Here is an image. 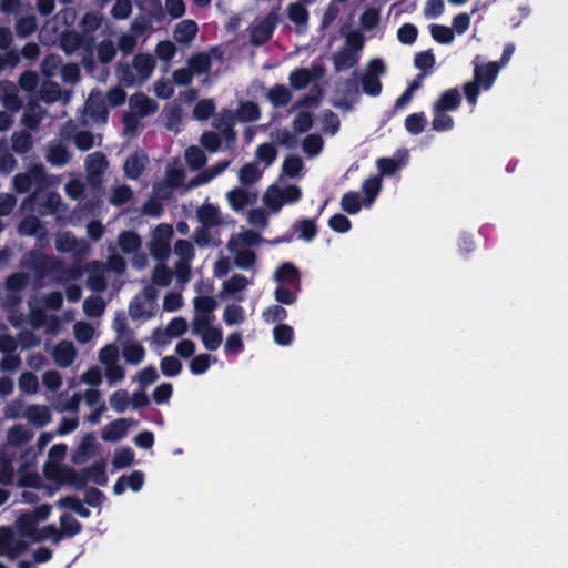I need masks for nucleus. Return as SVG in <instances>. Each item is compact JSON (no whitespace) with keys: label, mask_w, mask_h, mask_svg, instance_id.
Returning a JSON list of instances; mask_svg holds the SVG:
<instances>
[{"label":"nucleus","mask_w":568,"mask_h":568,"mask_svg":"<svg viewBox=\"0 0 568 568\" xmlns=\"http://www.w3.org/2000/svg\"><path fill=\"white\" fill-rule=\"evenodd\" d=\"M474 79L464 85L467 101L475 105L480 91L489 90L497 79L500 65L497 62H484L480 55L473 60Z\"/></svg>","instance_id":"obj_1"},{"label":"nucleus","mask_w":568,"mask_h":568,"mask_svg":"<svg viewBox=\"0 0 568 568\" xmlns=\"http://www.w3.org/2000/svg\"><path fill=\"white\" fill-rule=\"evenodd\" d=\"M72 536L73 535H0V557L14 560L22 556L32 544L50 539L53 545H59L65 537Z\"/></svg>","instance_id":"obj_2"},{"label":"nucleus","mask_w":568,"mask_h":568,"mask_svg":"<svg viewBox=\"0 0 568 568\" xmlns=\"http://www.w3.org/2000/svg\"><path fill=\"white\" fill-rule=\"evenodd\" d=\"M364 45V39L358 31H351L346 34L344 47L334 55V63L337 70L349 69L359 59V51Z\"/></svg>","instance_id":"obj_3"},{"label":"nucleus","mask_w":568,"mask_h":568,"mask_svg":"<svg viewBox=\"0 0 568 568\" xmlns=\"http://www.w3.org/2000/svg\"><path fill=\"white\" fill-rule=\"evenodd\" d=\"M302 197V191L296 185L285 187L271 186L263 195V202L274 213L280 212L283 205L294 204Z\"/></svg>","instance_id":"obj_4"},{"label":"nucleus","mask_w":568,"mask_h":568,"mask_svg":"<svg viewBox=\"0 0 568 568\" xmlns=\"http://www.w3.org/2000/svg\"><path fill=\"white\" fill-rule=\"evenodd\" d=\"M156 297L158 292L154 287H145L130 304V316L133 320H148L152 317L156 310Z\"/></svg>","instance_id":"obj_5"},{"label":"nucleus","mask_w":568,"mask_h":568,"mask_svg":"<svg viewBox=\"0 0 568 568\" xmlns=\"http://www.w3.org/2000/svg\"><path fill=\"white\" fill-rule=\"evenodd\" d=\"M189 328V323L183 317L172 318L165 327L156 328L152 336L151 342L158 347H165L172 343L173 339L183 336Z\"/></svg>","instance_id":"obj_6"},{"label":"nucleus","mask_w":568,"mask_h":568,"mask_svg":"<svg viewBox=\"0 0 568 568\" xmlns=\"http://www.w3.org/2000/svg\"><path fill=\"white\" fill-rule=\"evenodd\" d=\"M173 229L169 224H160L152 233L150 251L156 260H165L170 252Z\"/></svg>","instance_id":"obj_7"},{"label":"nucleus","mask_w":568,"mask_h":568,"mask_svg":"<svg viewBox=\"0 0 568 568\" xmlns=\"http://www.w3.org/2000/svg\"><path fill=\"white\" fill-rule=\"evenodd\" d=\"M385 73V65L382 60H373L363 77V90L366 94L375 97L382 90L379 78Z\"/></svg>","instance_id":"obj_8"},{"label":"nucleus","mask_w":568,"mask_h":568,"mask_svg":"<svg viewBox=\"0 0 568 568\" xmlns=\"http://www.w3.org/2000/svg\"><path fill=\"white\" fill-rule=\"evenodd\" d=\"M277 24V16L275 13H270L264 18L256 20L251 30V40L254 44H262L266 42L275 27Z\"/></svg>","instance_id":"obj_9"},{"label":"nucleus","mask_w":568,"mask_h":568,"mask_svg":"<svg viewBox=\"0 0 568 568\" xmlns=\"http://www.w3.org/2000/svg\"><path fill=\"white\" fill-rule=\"evenodd\" d=\"M49 511L48 506H42L32 513L21 515L18 518L17 528L20 532H33L38 525L47 519Z\"/></svg>","instance_id":"obj_10"},{"label":"nucleus","mask_w":568,"mask_h":568,"mask_svg":"<svg viewBox=\"0 0 568 568\" xmlns=\"http://www.w3.org/2000/svg\"><path fill=\"white\" fill-rule=\"evenodd\" d=\"M44 476L54 483L64 484L74 479L72 469L61 466L60 462L48 459L43 466Z\"/></svg>","instance_id":"obj_11"},{"label":"nucleus","mask_w":568,"mask_h":568,"mask_svg":"<svg viewBox=\"0 0 568 568\" xmlns=\"http://www.w3.org/2000/svg\"><path fill=\"white\" fill-rule=\"evenodd\" d=\"M55 246L60 252H72L77 255L85 254L89 251V245L87 242L78 241L75 237L68 233L58 235Z\"/></svg>","instance_id":"obj_12"},{"label":"nucleus","mask_w":568,"mask_h":568,"mask_svg":"<svg viewBox=\"0 0 568 568\" xmlns=\"http://www.w3.org/2000/svg\"><path fill=\"white\" fill-rule=\"evenodd\" d=\"M144 484V475L143 473L135 470L129 476L120 477L113 486V493L115 495H121L124 493L126 488H130L132 491H140Z\"/></svg>","instance_id":"obj_13"},{"label":"nucleus","mask_w":568,"mask_h":568,"mask_svg":"<svg viewBox=\"0 0 568 568\" xmlns=\"http://www.w3.org/2000/svg\"><path fill=\"white\" fill-rule=\"evenodd\" d=\"M77 356V351L72 342H61L52 351L54 362L61 367L70 366Z\"/></svg>","instance_id":"obj_14"},{"label":"nucleus","mask_w":568,"mask_h":568,"mask_svg":"<svg viewBox=\"0 0 568 568\" xmlns=\"http://www.w3.org/2000/svg\"><path fill=\"white\" fill-rule=\"evenodd\" d=\"M322 74L321 68L317 67L300 69L291 73L290 83L293 88L300 90L305 88L312 80L321 78Z\"/></svg>","instance_id":"obj_15"},{"label":"nucleus","mask_w":568,"mask_h":568,"mask_svg":"<svg viewBox=\"0 0 568 568\" xmlns=\"http://www.w3.org/2000/svg\"><path fill=\"white\" fill-rule=\"evenodd\" d=\"M131 426V422L128 419H116L110 424H108L101 433V437L105 442H116L123 438L129 428Z\"/></svg>","instance_id":"obj_16"},{"label":"nucleus","mask_w":568,"mask_h":568,"mask_svg":"<svg viewBox=\"0 0 568 568\" xmlns=\"http://www.w3.org/2000/svg\"><path fill=\"white\" fill-rule=\"evenodd\" d=\"M226 199L232 210L241 211L255 201V195L244 189L235 187L226 193Z\"/></svg>","instance_id":"obj_17"},{"label":"nucleus","mask_w":568,"mask_h":568,"mask_svg":"<svg viewBox=\"0 0 568 568\" xmlns=\"http://www.w3.org/2000/svg\"><path fill=\"white\" fill-rule=\"evenodd\" d=\"M250 283L251 282L246 277L235 274L231 278L223 282L220 296H233L236 293L244 291L250 285Z\"/></svg>","instance_id":"obj_18"},{"label":"nucleus","mask_w":568,"mask_h":568,"mask_svg":"<svg viewBox=\"0 0 568 568\" xmlns=\"http://www.w3.org/2000/svg\"><path fill=\"white\" fill-rule=\"evenodd\" d=\"M460 103V93L457 89H449L442 93L438 100L434 103L433 110H442L445 112L453 111L458 108Z\"/></svg>","instance_id":"obj_19"},{"label":"nucleus","mask_w":568,"mask_h":568,"mask_svg":"<svg viewBox=\"0 0 568 568\" xmlns=\"http://www.w3.org/2000/svg\"><path fill=\"white\" fill-rule=\"evenodd\" d=\"M130 108L133 113L145 116L154 113L158 109L155 102L143 94H135L130 99Z\"/></svg>","instance_id":"obj_20"},{"label":"nucleus","mask_w":568,"mask_h":568,"mask_svg":"<svg viewBox=\"0 0 568 568\" xmlns=\"http://www.w3.org/2000/svg\"><path fill=\"white\" fill-rule=\"evenodd\" d=\"M287 17L296 26L297 31H304L308 21V11L301 2H293L287 7Z\"/></svg>","instance_id":"obj_21"},{"label":"nucleus","mask_w":568,"mask_h":568,"mask_svg":"<svg viewBox=\"0 0 568 568\" xmlns=\"http://www.w3.org/2000/svg\"><path fill=\"white\" fill-rule=\"evenodd\" d=\"M154 69V60L149 54H139L133 60V70L139 81L148 80Z\"/></svg>","instance_id":"obj_22"},{"label":"nucleus","mask_w":568,"mask_h":568,"mask_svg":"<svg viewBox=\"0 0 568 568\" xmlns=\"http://www.w3.org/2000/svg\"><path fill=\"white\" fill-rule=\"evenodd\" d=\"M23 417L38 427L47 425L51 419L49 409L38 405L27 407Z\"/></svg>","instance_id":"obj_23"},{"label":"nucleus","mask_w":568,"mask_h":568,"mask_svg":"<svg viewBox=\"0 0 568 568\" xmlns=\"http://www.w3.org/2000/svg\"><path fill=\"white\" fill-rule=\"evenodd\" d=\"M382 189V180L377 176H371L362 183V192L365 195L363 201L364 207H369L378 196Z\"/></svg>","instance_id":"obj_24"},{"label":"nucleus","mask_w":568,"mask_h":568,"mask_svg":"<svg viewBox=\"0 0 568 568\" xmlns=\"http://www.w3.org/2000/svg\"><path fill=\"white\" fill-rule=\"evenodd\" d=\"M222 318L227 326H236L246 321V313L241 305L229 304L223 310Z\"/></svg>","instance_id":"obj_25"},{"label":"nucleus","mask_w":568,"mask_h":568,"mask_svg":"<svg viewBox=\"0 0 568 568\" xmlns=\"http://www.w3.org/2000/svg\"><path fill=\"white\" fill-rule=\"evenodd\" d=\"M100 95L91 93L85 103V114L94 122H104L106 110L100 105Z\"/></svg>","instance_id":"obj_26"},{"label":"nucleus","mask_w":568,"mask_h":568,"mask_svg":"<svg viewBox=\"0 0 568 568\" xmlns=\"http://www.w3.org/2000/svg\"><path fill=\"white\" fill-rule=\"evenodd\" d=\"M261 242V236L252 231H242L236 235H233L229 241V250H237V246L250 247L257 245Z\"/></svg>","instance_id":"obj_27"},{"label":"nucleus","mask_w":568,"mask_h":568,"mask_svg":"<svg viewBox=\"0 0 568 568\" xmlns=\"http://www.w3.org/2000/svg\"><path fill=\"white\" fill-rule=\"evenodd\" d=\"M216 306L215 298L210 295H199L193 300L194 315L214 316Z\"/></svg>","instance_id":"obj_28"},{"label":"nucleus","mask_w":568,"mask_h":568,"mask_svg":"<svg viewBox=\"0 0 568 568\" xmlns=\"http://www.w3.org/2000/svg\"><path fill=\"white\" fill-rule=\"evenodd\" d=\"M234 254L235 265L243 270L252 268L255 264V254L247 247L237 246V250H230Z\"/></svg>","instance_id":"obj_29"},{"label":"nucleus","mask_w":568,"mask_h":568,"mask_svg":"<svg viewBox=\"0 0 568 568\" xmlns=\"http://www.w3.org/2000/svg\"><path fill=\"white\" fill-rule=\"evenodd\" d=\"M146 162V158L142 153H135L132 156H130L125 164H124V171L125 174L131 179H136L141 172L144 169Z\"/></svg>","instance_id":"obj_30"},{"label":"nucleus","mask_w":568,"mask_h":568,"mask_svg":"<svg viewBox=\"0 0 568 568\" xmlns=\"http://www.w3.org/2000/svg\"><path fill=\"white\" fill-rule=\"evenodd\" d=\"M300 272L291 263L282 264L274 273V280L282 283H297L298 284Z\"/></svg>","instance_id":"obj_31"},{"label":"nucleus","mask_w":568,"mask_h":568,"mask_svg":"<svg viewBox=\"0 0 568 568\" xmlns=\"http://www.w3.org/2000/svg\"><path fill=\"white\" fill-rule=\"evenodd\" d=\"M197 32V26L192 20L181 21L175 29L174 38L179 42H189Z\"/></svg>","instance_id":"obj_32"},{"label":"nucleus","mask_w":568,"mask_h":568,"mask_svg":"<svg viewBox=\"0 0 568 568\" xmlns=\"http://www.w3.org/2000/svg\"><path fill=\"white\" fill-rule=\"evenodd\" d=\"M123 356L129 364L138 365L145 357V349L141 344L132 342L123 348Z\"/></svg>","instance_id":"obj_33"},{"label":"nucleus","mask_w":568,"mask_h":568,"mask_svg":"<svg viewBox=\"0 0 568 568\" xmlns=\"http://www.w3.org/2000/svg\"><path fill=\"white\" fill-rule=\"evenodd\" d=\"M222 329L216 326H212L209 331L202 334L200 338L207 351H216L222 344Z\"/></svg>","instance_id":"obj_34"},{"label":"nucleus","mask_w":568,"mask_h":568,"mask_svg":"<svg viewBox=\"0 0 568 568\" xmlns=\"http://www.w3.org/2000/svg\"><path fill=\"white\" fill-rule=\"evenodd\" d=\"M258 106L253 102H242L236 111V118L243 122H253L260 119Z\"/></svg>","instance_id":"obj_35"},{"label":"nucleus","mask_w":568,"mask_h":568,"mask_svg":"<svg viewBox=\"0 0 568 568\" xmlns=\"http://www.w3.org/2000/svg\"><path fill=\"white\" fill-rule=\"evenodd\" d=\"M244 338L241 332L230 333L224 342V352L227 355L240 354L244 349Z\"/></svg>","instance_id":"obj_36"},{"label":"nucleus","mask_w":568,"mask_h":568,"mask_svg":"<svg viewBox=\"0 0 568 568\" xmlns=\"http://www.w3.org/2000/svg\"><path fill=\"white\" fill-rule=\"evenodd\" d=\"M197 215L201 223L205 226H213L220 222L219 210L212 204L202 205Z\"/></svg>","instance_id":"obj_37"},{"label":"nucleus","mask_w":568,"mask_h":568,"mask_svg":"<svg viewBox=\"0 0 568 568\" xmlns=\"http://www.w3.org/2000/svg\"><path fill=\"white\" fill-rule=\"evenodd\" d=\"M119 245L124 253H135L141 247V240L133 232H124L119 237Z\"/></svg>","instance_id":"obj_38"},{"label":"nucleus","mask_w":568,"mask_h":568,"mask_svg":"<svg viewBox=\"0 0 568 568\" xmlns=\"http://www.w3.org/2000/svg\"><path fill=\"white\" fill-rule=\"evenodd\" d=\"M215 316L207 315H194L191 322L192 334L195 336H201L206 331H209L212 326H214Z\"/></svg>","instance_id":"obj_39"},{"label":"nucleus","mask_w":568,"mask_h":568,"mask_svg":"<svg viewBox=\"0 0 568 568\" xmlns=\"http://www.w3.org/2000/svg\"><path fill=\"white\" fill-rule=\"evenodd\" d=\"M262 175V171L254 163L244 165L239 171V180L242 184L250 185L255 183Z\"/></svg>","instance_id":"obj_40"},{"label":"nucleus","mask_w":568,"mask_h":568,"mask_svg":"<svg viewBox=\"0 0 568 568\" xmlns=\"http://www.w3.org/2000/svg\"><path fill=\"white\" fill-rule=\"evenodd\" d=\"M293 335V328L286 324H278L273 328L274 342L280 346L291 345Z\"/></svg>","instance_id":"obj_41"},{"label":"nucleus","mask_w":568,"mask_h":568,"mask_svg":"<svg viewBox=\"0 0 568 568\" xmlns=\"http://www.w3.org/2000/svg\"><path fill=\"white\" fill-rule=\"evenodd\" d=\"M229 166V162H220L216 165L212 166L211 169L202 172L192 183V185H202L209 183L212 179L220 175L226 168Z\"/></svg>","instance_id":"obj_42"},{"label":"nucleus","mask_w":568,"mask_h":568,"mask_svg":"<svg viewBox=\"0 0 568 568\" xmlns=\"http://www.w3.org/2000/svg\"><path fill=\"white\" fill-rule=\"evenodd\" d=\"M424 77H425V73L424 74H419L410 84L409 87L405 90V92L396 100V103H395V106L397 109H403L405 108L413 99V95L415 93V91H417L420 85H422V82L424 80Z\"/></svg>","instance_id":"obj_43"},{"label":"nucleus","mask_w":568,"mask_h":568,"mask_svg":"<svg viewBox=\"0 0 568 568\" xmlns=\"http://www.w3.org/2000/svg\"><path fill=\"white\" fill-rule=\"evenodd\" d=\"M110 405L113 410L123 413L130 405L131 398L124 389H119L110 396Z\"/></svg>","instance_id":"obj_44"},{"label":"nucleus","mask_w":568,"mask_h":568,"mask_svg":"<svg viewBox=\"0 0 568 568\" xmlns=\"http://www.w3.org/2000/svg\"><path fill=\"white\" fill-rule=\"evenodd\" d=\"M99 362L103 367H108L119 363V349L115 345L109 344L100 349Z\"/></svg>","instance_id":"obj_45"},{"label":"nucleus","mask_w":568,"mask_h":568,"mask_svg":"<svg viewBox=\"0 0 568 568\" xmlns=\"http://www.w3.org/2000/svg\"><path fill=\"white\" fill-rule=\"evenodd\" d=\"M213 359L209 354H200L190 363V371L193 375H202L206 373Z\"/></svg>","instance_id":"obj_46"},{"label":"nucleus","mask_w":568,"mask_h":568,"mask_svg":"<svg viewBox=\"0 0 568 568\" xmlns=\"http://www.w3.org/2000/svg\"><path fill=\"white\" fill-rule=\"evenodd\" d=\"M341 206L348 214L358 213L362 209L358 193L348 192V193L344 194L341 200Z\"/></svg>","instance_id":"obj_47"},{"label":"nucleus","mask_w":568,"mask_h":568,"mask_svg":"<svg viewBox=\"0 0 568 568\" xmlns=\"http://www.w3.org/2000/svg\"><path fill=\"white\" fill-rule=\"evenodd\" d=\"M433 38L443 44H449L454 41V31L446 26L433 24L430 27Z\"/></svg>","instance_id":"obj_48"},{"label":"nucleus","mask_w":568,"mask_h":568,"mask_svg":"<svg viewBox=\"0 0 568 568\" xmlns=\"http://www.w3.org/2000/svg\"><path fill=\"white\" fill-rule=\"evenodd\" d=\"M73 334L79 343H88L95 334V328L84 322H78L73 327Z\"/></svg>","instance_id":"obj_49"},{"label":"nucleus","mask_w":568,"mask_h":568,"mask_svg":"<svg viewBox=\"0 0 568 568\" xmlns=\"http://www.w3.org/2000/svg\"><path fill=\"white\" fill-rule=\"evenodd\" d=\"M433 129L436 131H447L454 125V120L447 112L442 110H434V119L432 122Z\"/></svg>","instance_id":"obj_50"},{"label":"nucleus","mask_w":568,"mask_h":568,"mask_svg":"<svg viewBox=\"0 0 568 568\" xmlns=\"http://www.w3.org/2000/svg\"><path fill=\"white\" fill-rule=\"evenodd\" d=\"M134 462V453L131 448H120L115 452L113 466L116 469L125 468Z\"/></svg>","instance_id":"obj_51"},{"label":"nucleus","mask_w":568,"mask_h":568,"mask_svg":"<svg viewBox=\"0 0 568 568\" xmlns=\"http://www.w3.org/2000/svg\"><path fill=\"white\" fill-rule=\"evenodd\" d=\"M267 97L272 104L278 106L285 105L290 101L291 93L284 85H277L270 90Z\"/></svg>","instance_id":"obj_52"},{"label":"nucleus","mask_w":568,"mask_h":568,"mask_svg":"<svg viewBox=\"0 0 568 568\" xmlns=\"http://www.w3.org/2000/svg\"><path fill=\"white\" fill-rule=\"evenodd\" d=\"M405 129L412 134L420 133L426 124L423 113H413L405 119Z\"/></svg>","instance_id":"obj_53"},{"label":"nucleus","mask_w":568,"mask_h":568,"mask_svg":"<svg viewBox=\"0 0 568 568\" xmlns=\"http://www.w3.org/2000/svg\"><path fill=\"white\" fill-rule=\"evenodd\" d=\"M301 240L311 242L316 235V225L312 220H304L295 225Z\"/></svg>","instance_id":"obj_54"},{"label":"nucleus","mask_w":568,"mask_h":568,"mask_svg":"<svg viewBox=\"0 0 568 568\" xmlns=\"http://www.w3.org/2000/svg\"><path fill=\"white\" fill-rule=\"evenodd\" d=\"M105 304L101 297L87 298L83 303V311L88 316H100L104 312Z\"/></svg>","instance_id":"obj_55"},{"label":"nucleus","mask_w":568,"mask_h":568,"mask_svg":"<svg viewBox=\"0 0 568 568\" xmlns=\"http://www.w3.org/2000/svg\"><path fill=\"white\" fill-rule=\"evenodd\" d=\"M161 371L165 376H176L182 371V364L176 357L166 356L161 361Z\"/></svg>","instance_id":"obj_56"},{"label":"nucleus","mask_w":568,"mask_h":568,"mask_svg":"<svg viewBox=\"0 0 568 568\" xmlns=\"http://www.w3.org/2000/svg\"><path fill=\"white\" fill-rule=\"evenodd\" d=\"M302 169L303 162L300 158L296 156L286 158L282 165L283 173L290 178L301 175Z\"/></svg>","instance_id":"obj_57"},{"label":"nucleus","mask_w":568,"mask_h":568,"mask_svg":"<svg viewBox=\"0 0 568 568\" xmlns=\"http://www.w3.org/2000/svg\"><path fill=\"white\" fill-rule=\"evenodd\" d=\"M91 274L88 280V285L93 291H102L105 287L104 278L100 275V273L103 271L102 267L93 263L90 265Z\"/></svg>","instance_id":"obj_58"},{"label":"nucleus","mask_w":568,"mask_h":568,"mask_svg":"<svg viewBox=\"0 0 568 568\" xmlns=\"http://www.w3.org/2000/svg\"><path fill=\"white\" fill-rule=\"evenodd\" d=\"M32 434L23 426H14L8 433V442L12 445H20L28 442Z\"/></svg>","instance_id":"obj_59"},{"label":"nucleus","mask_w":568,"mask_h":568,"mask_svg":"<svg viewBox=\"0 0 568 568\" xmlns=\"http://www.w3.org/2000/svg\"><path fill=\"white\" fill-rule=\"evenodd\" d=\"M185 160L192 169L201 168L206 162L204 153L196 146L186 149Z\"/></svg>","instance_id":"obj_60"},{"label":"nucleus","mask_w":568,"mask_h":568,"mask_svg":"<svg viewBox=\"0 0 568 568\" xmlns=\"http://www.w3.org/2000/svg\"><path fill=\"white\" fill-rule=\"evenodd\" d=\"M85 163L90 174H100L106 168L105 158L100 153L90 154Z\"/></svg>","instance_id":"obj_61"},{"label":"nucleus","mask_w":568,"mask_h":568,"mask_svg":"<svg viewBox=\"0 0 568 568\" xmlns=\"http://www.w3.org/2000/svg\"><path fill=\"white\" fill-rule=\"evenodd\" d=\"M323 148V140L321 136L311 134L305 138L303 141V150L305 153H307L310 156L317 155Z\"/></svg>","instance_id":"obj_62"},{"label":"nucleus","mask_w":568,"mask_h":568,"mask_svg":"<svg viewBox=\"0 0 568 568\" xmlns=\"http://www.w3.org/2000/svg\"><path fill=\"white\" fill-rule=\"evenodd\" d=\"M377 169L383 175L394 174L400 166V161L395 158H382L376 162Z\"/></svg>","instance_id":"obj_63"},{"label":"nucleus","mask_w":568,"mask_h":568,"mask_svg":"<svg viewBox=\"0 0 568 568\" xmlns=\"http://www.w3.org/2000/svg\"><path fill=\"white\" fill-rule=\"evenodd\" d=\"M256 158L260 162L264 163L265 166H268L273 163L276 158V150L273 144L265 143L256 150Z\"/></svg>","instance_id":"obj_64"}]
</instances>
